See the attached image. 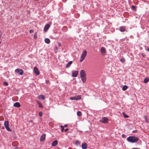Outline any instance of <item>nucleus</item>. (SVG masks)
<instances>
[{"instance_id":"26","label":"nucleus","mask_w":149,"mask_h":149,"mask_svg":"<svg viewBox=\"0 0 149 149\" xmlns=\"http://www.w3.org/2000/svg\"><path fill=\"white\" fill-rule=\"evenodd\" d=\"M70 100H76V98H75V96L74 97H70Z\"/></svg>"},{"instance_id":"33","label":"nucleus","mask_w":149,"mask_h":149,"mask_svg":"<svg viewBox=\"0 0 149 149\" xmlns=\"http://www.w3.org/2000/svg\"><path fill=\"white\" fill-rule=\"evenodd\" d=\"M33 32V31L32 30H30L29 31V33H31Z\"/></svg>"},{"instance_id":"38","label":"nucleus","mask_w":149,"mask_h":149,"mask_svg":"<svg viewBox=\"0 0 149 149\" xmlns=\"http://www.w3.org/2000/svg\"><path fill=\"white\" fill-rule=\"evenodd\" d=\"M136 132V131H135V130H134L133 131V132L134 133V132Z\"/></svg>"},{"instance_id":"29","label":"nucleus","mask_w":149,"mask_h":149,"mask_svg":"<svg viewBox=\"0 0 149 149\" xmlns=\"http://www.w3.org/2000/svg\"><path fill=\"white\" fill-rule=\"evenodd\" d=\"M3 84L4 85L6 86H7L8 84V83L7 82H4Z\"/></svg>"},{"instance_id":"31","label":"nucleus","mask_w":149,"mask_h":149,"mask_svg":"<svg viewBox=\"0 0 149 149\" xmlns=\"http://www.w3.org/2000/svg\"><path fill=\"white\" fill-rule=\"evenodd\" d=\"M132 8L134 10H136V7L134 6H132Z\"/></svg>"},{"instance_id":"16","label":"nucleus","mask_w":149,"mask_h":149,"mask_svg":"<svg viewBox=\"0 0 149 149\" xmlns=\"http://www.w3.org/2000/svg\"><path fill=\"white\" fill-rule=\"evenodd\" d=\"M82 148L83 149H85L87 148V145L86 143H83L82 144Z\"/></svg>"},{"instance_id":"25","label":"nucleus","mask_w":149,"mask_h":149,"mask_svg":"<svg viewBox=\"0 0 149 149\" xmlns=\"http://www.w3.org/2000/svg\"><path fill=\"white\" fill-rule=\"evenodd\" d=\"M61 131L62 132H63L64 130V127L63 125H61Z\"/></svg>"},{"instance_id":"22","label":"nucleus","mask_w":149,"mask_h":149,"mask_svg":"<svg viewBox=\"0 0 149 149\" xmlns=\"http://www.w3.org/2000/svg\"><path fill=\"white\" fill-rule=\"evenodd\" d=\"M128 88V87L126 85H124L122 89L123 91H125L127 90V88Z\"/></svg>"},{"instance_id":"1","label":"nucleus","mask_w":149,"mask_h":149,"mask_svg":"<svg viewBox=\"0 0 149 149\" xmlns=\"http://www.w3.org/2000/svg\"><path fill=\"white\" fill-rule=\"evenodd\" d=\"M127 139L128 141L132 143L136 142L139 140L138 138L134 136H130Z\"/></svg>"},{"instance_id":"15","label":"nucleus","mask_w":149,"mask_h":149,"mask_svg":"<svg viewBox=\"0 0 149 149\" xmlns=\"http://www.w3.org/2000/svg\"><path fill=\"white\" fill-rule=\"evenodd\" d=\"M81 78L83 83H84L86 81V77H81Z\"/></svg>"},{"instance_id":"41","label":"nucleus","mask_w":149,"mask_h":149,"mask_svg":"<svg viewBox=\"0 0 149 149\" xmlns=\"http://www.w3.org/2000/svg\"><path fill=\"white\" fill-rule=\"evenodd\" d=\"M132 149H138L137 148H132Z\"/></svg>"},{"instance_id":"23","label":"nucleus","mask_w":149,"mask_h":149,"mask_svg":"<svg viewBox=\"0 0 149 149\" xmlns=\"http://www.w3.org/2000/svg\"><path fill=\"white\" fill-rule=\"evenodd\" d=\"M38 104L39 107L40 108H42L43 107V106L40 102H38Z\"/></svg>"},{"instance_id":"37","label":"nucleus","mask_w":149,"mask_h":149,"mask_svg":"<svg viewBox=\"0 0 149 149\" xmlns=\"http://www.w3.org/2000/svg\"><path fill=\"white\" fill-rule=\"evenodd\" d=\"M68 126V125H64V127H67Z\"/></svg>"},{"instance_id":"5","label":"nucleus","mask_w":149,"mask_h":149,"mask_svg":"<svg viewBox=\"0 0 149 149\" xmlns=\"http://www.w3.org/2000/svg\"><path fill=\"white\" fill-rule=\"evenodd\" d=\"M15 72L18 73L20 75H22L23 74V71L22 70L20 69H17L15 70Z\"/></svg>"},{"instance_id":"10","label":"nucleus","mask_w":149,"mask_h":149,"mask_svg":"<svg viewBox=\"0 0 149 149\" xmlns=\"http://www.w3.org/2000/svg\"><path fill=\"white\" fill-rule=\"evenodd\" d=\"M50 27V25L49 24H46L44 28V31H46Z\"/></svg>"},{"instance_id":"8","label":"nucleus","mask_w":149,"mask_h":149,"mask_svg":"<svg viewBox=\"0 0 149 149\" xmlns=\"http://www.w3.org/2000/svg\"><path fill=\"white\" fill-rule=\"evenodd\" d=\"M78 72L77 71L74 70L72 71V76L73 77H75L78 75Z\"/></svg>"},{"instance_id":"36","label":"nucleus","mask_w":149,"mask_h":149,"mask_svg":"<svg viewBox=\"0 0 149 149\" xmlns=\"http://www.w3.org/2000/svg\"><path fill=\"white\" fill-rule=\"evenodd\" d=\"M68 130V128L65 129V132H66Z\"/></svg>"},{"instance_id":"42","label":"nucleus","mask_w":149,"mask_h":149,"mask_svg":"<svg viewBox=\"0 0 149 149\" xmlns=\"http://www.w3.org/2000/svg\"><path fill=\"white\" fill-rule=\"evenodd\" d=\"M1 42L0 41V44H1Z\"/></svg>"},{"instance_id":"27","label":"nucleus","mask_w":149,"mask_h":149,"mask_svg":"<svg viewBox=\"0 0 149 149\" xmlns=\"http://www.w3.org/2000/svg\"><path fill=\"white\" fill-rule=\"evenodd\" d=\"M120 61L123 63H124L125 62V60L124 58H122L120 59Z\"/></svg>"},{"instance_id":"13","label":"nucleus","mask_w":149,"mask_h":149,"mask_svg":"<svg viewBox=\"0 0 149 149\" xmlns=\"http://www.w3.org/2000/svg\"><path fill=\"white\" fill-rule=\"evenodd\" d=\"M38 99H39L44 100L45 99V97L42 95H40L38 96Z\"/></svg>"},{"instance_id":"4","label":"nucleus","mask_w":149,"mask_h":149,"mask_svg":"<svg viewBox=\"0 0 149 149\" xmlns=\"http://www.w3.org/2000/svg\"><path fill=\"white\" fill-rule=\"evenodd\" d=\"M108 121V118L106 117H103L100 119V121L104 123H107Z\"/></svg>"},{"instance_id":"12","label":"nucleus","mask_w":149,"mask_h":149,"mask_svg":"<svg viewBox=\"0 0 149 149\" xmlns=\"http://www.w3.org/2000/svg\"><path fill=\"white\" fill-rule=\"evenodd\" d=\"M58 142L56 140H55L53 142L52 145L53 146H56L58 144Z\"/></svg>"},{"instance_id":"17","label":"nucleus","mask_w":149,"mask_h":149,"mask_svg":"<svg viewBox=\"0 0 149 149\" xmlns=\"http://www.w3.org/2000/svg\"><path fill=\"white\" fill-rule=\"evenodd\" d=\"M72 61H71L69 62L66 65L65 67L66 68H68L70 67L72 63Z\"/></svg>"},{"instance_id":"24","label":"nucleus","mask_w":149,"mask_h":149,"mask_svg":"<svg viewBox=\"0 0 149 149\" xmlns=\"http://www.w3.org/2000/svg\"><path fill=\"white\" fill-rule=\"evenodd\" d=\"M81 113L80 111H78L77 112V115L78 116H80L81 115Z\"/></svg>"},{"instance_id":"11","label":"nucleus","mask_w":149,"mask_h":149,"mask_svg":"<svg viewBox=\"0 0 149 149\" xmlns=\"http://www.w3.org/2000/svg\"><path fill=\"white\" fill-rule=\"evenodd\" d=\"M46 134H43L41 136L40 139V141H44L45 138Z\"/></svg>"},{"instance_id":"9","label":"nucleus","mask_w":149,"mask_h":149,"mask_svg":"<svg viewBox=\"0 0 149 149\" xmlns=\"http://www.w3.org/2000/svg\"><path fill=\"white\" fill-rule=\"evenodd\" d=\"M80 77H86V75L85 72L84 70H81L80 72Z\"/></svg>"},{"instance_id":"28","label":"nucleus","mask_w":149,"mask_h":149,"mask_svg":"<svg viewBox=\"0 0 149 149\" xmlns=\"http://www.w3.org/2000/svg\"><path fill=\"white\" fill-rule=\"evenodd\" d=\"M42 112H41V111L39 113V116L40 117H41L42 115Z\"/></svg>"},{"instance_id":"2","label":"nucleus","mask_w":149,"mask_h":149,"mask_svg":"<svg viewBox=\"0 0 149 149\" xmlns=\"http://www.w3.org/2000/svg\"><path fill=\"white\" fill-rule=\"evenodd\" d=\"M87 54V52L86 50H84L83 51L80 57V62H81L84 60Z\"/></svg>"},{"instance_id":"7","label":"nucleus","mask_w":149,"mask_h":149,"mask_svg":"<svg viewBox=\"0 0 149 149\" xmlns=\"http://www.w3.org/2000/svg\"><path fill=\"white\" fill-rule=\"evenodd\" d=\"M119 30L121 32H123L126 31L127 32V31L126 30V27L125 26H121L119 27Z\"/></svg>"},{"instance_id":"21","label":"nucleus","mask_w":149,"mask_h":149,"mask_svg":"<svg viewBox=\"0 0 149 149\" xmlns=\"http://www.w3.org/2000/svg\"><path fill=\"white\" fill-rule=\"evenodd\" d=\"M75 96L76 100H80L81 99V97L80 95H76Z\"/></svg>"},{"instance_id":"30","label":"nucleus","mask_w":149,"mask_h":149,"mask_svg":"<svg viewBox=\"0 0 149 149\" xmlns=\"http://www.w3.org/2000/svg\"><path fill=\"white\" fill-rule=\"evenodd\" d=\"M45 82L46 84H50V81L49 80H46Z\"/></svg>"},{"instance_id":"20","label":"nucleus","mask_w":149,"mask_h":149,"mask_svg":"<svg viewBox=\"0 0 149 149\" xmlns=\"http://www.w3.org/2000/svg\"><path fill=\"white\" fill-rule=\"evenodd\" d=\"M149 81V79L147 77H146L144 80V82L145 83H147Z\"/></svg>"},{"instance_id":"18","label":"nucleus","mask_w":149,"mask_h":149,"mask_svg":"<svg viewBox=\"0 0 149 149\" xmlns=\"http://www.w3.org/2000/svg\"><path fill=\"white\" fill-rule=\"evenodd\" d=\"M106 52V49L104 47H102L101 49V52L102 54Z\"/></svg>"},{"instance_id":"34","label":"nucleus","mask_w":149,"mask_h":149,"mask_svg":"<svg viewBox=\"0 0 149 149\" xmlns=\"http://www.w3.org/2000/svg\"><path fill=\"white\" fill-rule=\"evenodd\" d=\"M36 38H37V36H36V34H34V38L36 39Z\"/></svg>"},{"instance_id":"3","label":"nucleus","mask_w":149,"mask_h":149,"mask_svg":"<svg viewBox=\"0 0 149 149\" xmlns=\"http://www.w3.org/2000/svg\"><path fill=\"white\" fill-rule=\"evenodd\" d=\"M9 123L7 121H6L4 123V125L6 128V129L9 132H10L11 130L10 128L8 126Z\"/></svg>"},{"instance_id":"32","label":"nucleus","mask_w":149,"mask_h":149,"mask_svg":"<svg viewBox=\"0 0 149 149\" xmlns=\"http://www.w3.org/2000/svg\"><path fill=\"white\" fill-rule=\"evenodd\" d=\"M123 116L125 118H128V116L125 114H123Z\"/></svg>"},{"instance_id":"39","label":"nucleus","mask_w":149,"mask_h":149,"mask_svg":"<svg viewBox=\"0 0 149 149\" xmlns=\"http://www.w3.org/2000/svg\"><path fill=\"white\" fill-rule=\"evenodd\" d=\"M146 50H147V51H148L149 52V48H148V49H146Z\"/></svg>"},{"instance_id":"35","label":"nucleus","mask_w":149,"mask_h":149,"mask_svg":"<svg viewBox=\"0 0 149 149\" xmlns=\"http://www.w3.org/2000/svg\"><path fill=\"white\" fill-rule=\"evenodd\" d=\"M76 144H79V142L78 141H76Z\"/></svg>"},{"instance_id":"19","label":"nucleus","mask_w":149,"mask_h":149,"mask_svg":"<svg viewBox=\"0 0 149 149\" xmlns=\"http://www.w3.org/2000/svg\"><path fill=\"white\" fill-rule=\"evenodd\" d=\"M45 43L47 44H49L50 42V40L49 38H46L45 40Z\"/></svg>"},{"instance_id":"14","label":"nucleus","mask_w":149,"mask_h":149,"mask_svg":"<svg viewBox=\"0 0 149 149\" xmlns=\"http://www.w3.org/2000/svg\"><path fill=\"white\" fill-rule=\"evenodd\" d=\"M14 106L16 107H19L20 106V103L18 102H16L14 104Z\"/></svg>"},{"instance_id":"6","label":"nucleus","mask_w":149,"mask_h":149,"mask_svg":"<svg viewBox=\"0 0 149 149\" xmlns=\"http://www.w3.org/2000/svg\"><path fill=\"white\" fill-rule=\"evenodd\" d=\"M34 71L36 75H38L40 74L39 71L37 68L35 67L34 68Z\"/></svg>"},{"instance_id":"40","label":"nucleus","mask_w":149,"mask_h":149,"mask_svg":"<svg viewBox=\"0 0 149 149\" xmlns=\"http://www.w3.org/2000/svg\"><path fill=\"white\" fill-rule=\"evenodd\" d=\"M142 55L143 56H144L145 55L144 54H142Z\"/></svg>"}]
</instances>
